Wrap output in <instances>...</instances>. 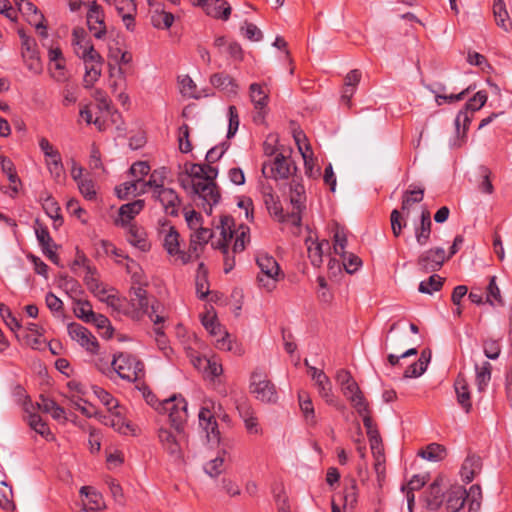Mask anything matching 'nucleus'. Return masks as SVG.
Returning <instances> with one entry per match:
<instances>
[{"label":"nucleus","mask_w":512,"mask_h":512,"mask_svg":"<svg viewBox=\"0 0 512 512\" xmlns=\"http://www.w3.org/2000/svg\"><path fill=\"white\" fill-rule=\"evenodd\" d=\"M424 359V352L421 353V357L417 362L409 365L404 371V378H416L421 376L427 369L429 359Z\"/></svg>","instance_id":"53"},{"label":"nucleus","mask_w":512,"mask_h":512,"mask_svg":"<svg viewBox=\"0 0 512 512\" xmlns=\"http://www.w3.org/2000/svg\"><path fill=\"white\" fill-rule=\"evenodd\" d=\"M234 219L231 216L224 215L220 218V225L217 226L220 229L221 240L217 241L213 246L224 254V272L229 273L235 265L234 257L229 256V244L233 239L232 226Z\"/></svg>","instance_id":"8"},{"label":"nucleus","mask_w":512,"mask_h":512,"mask_svg":"<svg viewBox=\"0 0 512 512\" xmlns=\"http://www.w3.org/2000/svg\"><path fill=\"white\" fill-rule=\"evenodd\" d=\"M234 225L232 226L233 236L235 235L232 251L233 253H240L244 251L246 244L249 242V227L241 225L238 230L233 229Z\"/></svg>","instance_id":"46"},{"label":"nucleus","mask_w":512,"mask_h":512,"mask_svg":"<svg viewBox=\"0 0 512 512\" xmlns=\"http://www.w3.org/2000/svg\"><path fill=\"white\" fill-rule=\"evenodd\" d=\"M486 302L492 306H502L504 304L500 289L496 283V276H491L489 279V283L486 289Z\"/></svg>","instance_id":"50"},{"label":"nucleus","mask_w":512,"mask_h":512,"mask_svg":"<svg viewBox=\"0 0 512 512\" xmlns=\"http://www.w3.org/2000/svg\"><path fill=\"white\" fill-rule=\"evenodd\" d=\"M444 283V279L438 274L431 275L427 280H423L419 284V292L432 295L433 292L439 291Z\"/></svg>","instance_id":"49"},{"label":"nucleus","mask_w":512,"mask_h":512,"mask_svg":"<svg viewBox=\"0 0 512 512\" xmlns=\"http://www.w3.org/2000/svg\"><path fill=\"white\" fill-rule=\"evenodd\" d=\"M114 292V288L107 287L102 283L98 289L94 290L92 293L101 302H105L114 311L119 312V310H123V306L125 305V298L119 297Z\"/></svg>","instance_id":"25"},{"label":"nucleus","mask_w":512,"mask_h":512,"mask_svg":"<svg viewBox=\"0 0 512 512\" xmlns=\"http://www.w3.org/2000/svg\"><path fill=\"white\" fill-rule=\"evenodd\" d=\"M95 324V326L99 329H103V336L106 338H111L113 336V328L110 324L109 319L102 315V314H96L94 315V318H92L91 322Z\"/></svg>","instance_id":"62"},{"label":"nucleus","mask_w":512,"mask_h":512,"mask_svg":"<svg viewBox=\"0 0 512 512\" xmlns=\"http://www.w3.org/2000/svg\"><path fill=\"white\" fill-rule=\"evenodd\" d=\"M424 198V188L410 186L402 195L401 210L408 217L410 208L415 203H420Z\"/></svg>","instance_id":"37"},{"label":"nucleus","mask_w":512,"mask_h":512,"mask_svg":"<svg viewBox=\"0 0 512 512\" xmlns=\"http://www.w3.org/2000/svg\"><path fill=\"white\" fill-rule=\"evenodd\" d=\"M213 233L211 229L198 227L194 230V232L190 236V244H189V250L188 252L193 254H196V257H198V250L207 244L209 240L212 238Z\"/></svg>","instance_id":"38"},{"label":"nucleus","mask_w":512,"mask_h":512,"mask_svg":"<svg viewBox=\"0 0 512 512\" xmlns=\"http://www.w3.org/2000/svg\"><path fill=\"white\" fill-rule=\"evenodd\" d=\"M446 259V253L443 248H431L420 254L418 266L424 272H435L442 267Z\"/></svg>","instance_id":"16"},{"label":"nucleus","mask_w":512,"mask_h":512,"mask_svg":"<svg viewBox=\"0 0 512 512\" xmlns=\"http://www.w3.org/2000/svg\"><path fill=\"white\" fill-rule=\"evenodd\" d=\"M193 192L202 200V206L207 214L212 213L213 206L221 199L219 188L215 182L195 181L192 184Z\"/></svg>","instance_id":"11"},{"label":"nucleus","mask_w":512,"mask_h":512,"mask_svg":"<svg viewBox=\"0 0 512 512\" xmlns=\"http://www.w3.org/2000/svg\"><path fill=\"white\" fill-rule=\"evenodd\" d=\"M80 494L85 495V497L88 499V503L84 506L90 507L91 510H101L105 507L102 495L95 491L92 487H81Z\"/></svg>","instance_id":"41"},{"label":"nucleus","mask_w":512,"mask_h":512,"mask_svg":"<svg viewBox=\"0 0 512 512\" xmlns=\"http://www.w3.org/2000/svg\"><path fill=\"white\" fill-rule=\"evenodd\" d=\"M431 214L429 210L423 209L420 215V222L415 224L414 233L417 243L420 246L428 244L431 235Z\"/></svg>","instance_id":"29"},{"label":"nucleus","mask_w":512,"mask_h":512,"mask_svg":"<svg viewBox=\"0 0 512 512\" xmlns=\"http://www.w3.org/2000/svg\"><path fill=\"white\" fill-rule=\"evenodd\" d=\"M127 229V241L139 250L146 252L150 249V243L147 239V233L144 228L132 224L125 227Z\"/></svg>","instance_id":"31"},{"label":"nucleus","mask_w":512,"mask_h":512,"mask_svg":"<svg viewBox=\"0 0 512 512\" xmlns=\"http://www.w3.org/2000/svg\"><path fill=\"white\" fill-rule=\"evenodd\" d=\"M198 417L199 424L205 430L208 441L213 444H218L220 442V431L210 408L202 407Z\"/></svg>","instance_id":"19"},{"label":"nucleus","mask_w":512,"mask_h":512,"mask_svg":"<svg viewBox=\"0 0 512 512\" xmlns=\"http://www.w3.org/2000/svg\"><path fill=\"white\" fill-rule=\"evenodd\" d=\"M73 310L76 317L86 323L91 322L95 315L92 305L88 301L77 300L74 304Z\"/></svg>","instance_id":"51"},{"label":"nucleus","mask_w":512,"mask_h":512,"mask_svg":"<svg viewBox=\"0 0 512 512\" xmlns=\"http://www.w3.org/2000/svg\"><path fill=\"white\" fill-rule=\"evenodd\" d=\"M19 12H21L29 22L30 25L34 26L41 37H47V27L44 24V15L39 9L29 0H14Z\"/></svg>","instance_id":"13"},{"label":"nucleus","mask_w":512,"mask_h":512,"mask_svg":"<svg viewBox=\"0 0 512 512\" xmlns=\"http://www.w3.org/2000/svg\"><path fill=\"white\" fill-rule=\"evenodd\" d=\"M202 325L204 328L214 336H221V338L217 339L216 347L220 350H231V342L228 340V333L223 331L221 324L218 322L217 318L212 315H205L202 318Z\"/></svg>","instance_id":"20"},{"label":"nucleus","mask_w":512,"mask_h":512,"mask_svg":"<svg viewBox=\"0 0 512 512\" xmlns=\"http://www.w3.org/2000/svg\"><path fill=\"white\" fill-rule=\"evenodd\" d=\"M38 144L45 157V165L49 173L54 179H61L64 176V166L60 152L45 137L39 138Z\"/></svg>","instance_id":"10"},{"label":"nucleus","mask_w":512,"mask_h":512,"mask_svg":"<svg viewBox=\"0 0 512 512\" xmlns=\"http://www.w3.org/2000/svg\"><path fill=\"white\" fill-rule=\"evenodd\" d=\"M255 261L260 270L257 275L258 286L267 292H272L284 277L278 262L264 251L256 254Z\"/></svg>","instance_id":"2"},{"label":"nucleus","mask_w":512,"mask_h":512,"mask_svg":"<svg viewBox=\"0 0 512 512\" xmlns=\"http://www.w3.org/2000/svg\"><path fill=\"white\" fill-rule=\"evenodd\" d=\"M153 198L159 201L165 212L175 216L178 214L180 199L177 193L171 188H164L153 195Z\"/></svg>","instance_id":"24"},{"label":"nucleus","mask_w":512,"mask_h":512,"mask_svg":"<svg viewBox=\"0 0 512 512\" xmlns=\"http://www.w3.org/2000/svg\"><path fill=\"white\" fill-rule=\"evenodd\" d=\"M93 393L109 411L118 407V401L105 389L93 386Z\"/></svg>","instance_id":"57"},{"label":"nucleus","mask_w":512,"mask_h":512,"mask_svg":"<svg viewBox=\"0 0 512 512\" xmlns=\"http://www.w3.org/2000/svg\"><path fill=\"white\" fill-rule=\"evenodd\" d=\"M84 282L92 293L94 290L98 289V287L102 284L97 277V271L91 265L86 266V273L84 275Z\"/></svg>","instance_id":"63"},{"label":"nucleus","mask_w":512,"mask_h":512,"mask_svg":"<svg viewBox=\"0 0 512 512\" xmlns=\"http://www.w3.org/2000/svg\"><path fill=\"white\" fill-rule=\"evenodd\" d=\"M167 169L165 167H161L158 169H155L150 173L148 185L149 188L152 190L153 195L157 193L159 190H162L166 188L165 180L167 178Z\"/></svg>","instance_id":"44"},{"label":"nucleus","mask_w":512,"mask_h":512,"mask_svg":"<svg viewBox=\"0 0 512 512\" xmlns=\"http://www.w3.org/2000/svg\"><path fill=\"white\" fill-rule=\"evenodd\" d=\"M482 469V460L479 456L468 455L464 460L460 474L463 482L470 483Z\"/></svg>","instance_id":"34"},{"label":"nucleus","mask_w":512,"mask_h":512,"mask_svg":"<svg viewBox=\"0 0 512 512\" xmlns=\"http://www.w3.org/2000/svg\"><path fill=\"white\" fill-rule=\"evenodd\" d=\"M204 471L212 478L219 476L224 471V457L218 455L204 465Z\"/></svg>","instance_id":"60"},{"label":"nucleus","mask_w":512,"mask_h":512,"mask_svg":"<svg viewBox=\"0 0 512 512\" xmlns=\"http://www.w3.org/2000/svg\"><path fill=\"white\" fill-rule=\"evenodd\" d=\"M187 406L188 404L184 397L173 395L158 403L156 410L159 413H167L172 427L177 434H180L188 418Z\"/></svg>","instance_id":"4"},{"label":"nucleus","mask_w":512,"mask_h":512,"mask_svg":"<svg viewBox=\"0 0 512 512\" xmlns=\"http://www.w3.org/2000/svg\"><path fill=\"white\" fill-rule=\"evenodd\" d=\"M250 393L260 402L275 404L278 401L276 386L268 379L265 372L256 369L250 376Z\"/></svg>","instance_id":"7"},{"label":"nucleus","mask_w":512,"mask_h":512,"mask_svg":"<svg viewBox=\"0 0 512 512\" xmlns=\"http://www.w3.org/2000/svg\"><path fill=\"white\" fill-rule=\"evenodd\" d=\"M341 388L343 394L351 402L355 410L358 408L364 409V405L368 404L355 380L350 381Z\"/></svg>","instance_id":"36"},{"label":"nucleus","mask_w":512,"mask_h":512,"mask_svg":"<svg viewBox=\"0 0 512 512\" xmlns=\"http://www.w3.org/2000/svg\"><path fill=\"white\" fill-rule=\"evenodd\" d=\"M493 14L497 26H499L505 32H509L512 29V22L510 20L505 2L503 0H494Z\"/></svg>","instance_id":"39"},{"label":"nucleus","mask_w":512,"mask_h":512,"mask_svg":"<svg viewBox=\"0 0 512 512\" xmlns=\"http://www.w3.org/2000/svg\"><path fill=\"white\" fill-rule=\"evenodd\" d=\"M178 142L182 153L191 152L192 144L190 141V128L186 123L182 124L178 129Z\"/></svg>","instance_id":"59"},{"label":"nucleus","mask_w":512,"mask_h":512,"mask_svg":"<svg viewBox=\"0 0 512 512\" xmlns=\"http://www.w3.org/2000/svg\"><path fill=\"white\" fill-rule=\"evenodd\" d=\"M48 59L51 77L58 83L67 81L68 75L66 70V59L58 45H52L49 47Z\"/></svg>","instance_id":"14"},{"label":"nucleus","mask_w":512,"mask_h":512,"mask_svg":"<svg viewBox=\"0 0 512 512\" xmlns=\"http://www.w3.org/2000/svg\"><path fill=\"white\" fill-rule=\"evenodd\" d=\"M469 501V511L477 512L481 506L482 490L478 484L470 486L467 490V499Z\"/></svg>","instance_id":"56"},{"label":"nucleus","mask_w":512,"mask_h":512,"mask_svg":"<svg viewBox=\"0 0 512 512\" xmlns=\"http://www.w3.org/2000/svg\"><path fill=\"white\" fill-rule=\"evenodd\" d=\"M305 242L311 264L314 267H320L323 263L324 250L330 249L329 241L326 239L319 241L317 236L313 238L312 235H309Z\"/></svg>","instance_id":"22"},{"label":"nucleus","mask_w":512,"mask_h":512,"mask_svg":"<svg viewBox=\"0 0 512 512\" xmlns=\"http://www.w3.org/2000/svg\"><path fill=\"white\" fill-rule=\"evenodd\" d=\"M262 173L265 177L274 180L287 179L291 174V163L282 153H279L272 162L263 164Z\"/></svg>","instance_id":"15"},{"label":"nucleus","mask_w":512,"mask_h":512,"mask_svg":"<svg viewBox=\"0 0 512 512\" xmlns=\"http://www.w3.org/2000/svg\"><path fill=\"white\" fill-rule=\"evenodd\" d=\"M454 389L458 404L466 413H469L472 409L471 393L467 380L462 374H458L455 379Z\"/></svg>","instance_id":"30"},{"label":"nucleus","mask_w":512,"mask_h":512,"mask_svg":"<svg viewBox=\"0 0 512 512\" xmlns=\"http://www.w3.org/2000/svg\"><path fill=\"white\" fill-rule=\"evenodd\" d=\"M165 307L162 303L157 300H154L151 304L149 303L148 315L149 319L154 323V325L163 324L165 322L166 316L164 315Z\"/></svg>","instance_id":"54"},{"label":"nucleus","mask_w":512,"mask_h":512,"mask_svg":"<svg viewBox=\"0 0 512 512\" xmlns=\"http://www.w3.org/2000/svg\"><path fill=\"white\" fill-rule=\"evenodd\" d=\"M467 499V490L462 486L452 488L446 498L445 508L447 512H459Z\"/></svg>","instance_id":"33"},{"label":"nucleus","mask_w":512,"mask_h":512,"mask_svg":"<svg viewBox=\"0 0 512 512\" xmlns=\"http://www.w3.org/2000/svg\"><path fill=\"white\" fill-rule=\"evenodd\" d=\"M484 354L488 359L496 360L501 353V346L499 341L488 339L483 344Z\"/></svg>","instance_id":"64"},{"label":"nucleus","mask_w":512,"mask_h":512,"mask_svg":"<svg viewBox=\"0 0 512 512\" xmlns=\"http://www.w3.org/2000/svg\"><path fill=\"white\" fill-rule=\"evenodd\" d=\"M476 385L480 392L484 391L491 380L492 366L489 362H484L482 366L476 365Z\"/></svg>","instance_id":"48"},{"label":"nucleus","mask_w":512,"mask_h":512,"mask_svg":"<svg viewBox=\"0 0 512 512\" xmlns=\"http://www.w3.org/2000/svg\"><path fill=\"white\" fill-rule=\"evenodd\" d=\"M72 46L75 54L84 61V87L91 88L101 76L104 59L95 50L91 41L85 37L84 31L82 29L73 30Z\"/></svg>","instance_id":"1"},{"label":"nucleus","mask_w":512,"mask_h":512,"mask_svg":"<svg viewBox=\"0 0 512 512\" xmlns=\"http://www.w3.org/2000/svg\"><path fill=\"white\" fill-rule=\"evenodd\" d=\"M210 84L227 95L235 96L239 90V86L235 79L224 72L212 74L210 76Z\"/></svg>","instance_id":"28"},{"label":"nucleus","mask_w":512,"mask_h":512,"mask_svg":"<svg viewBox=\"0 0 512 512\" xmlns=\"http://www.w3.org/2000/svg\"><path fill=\"white\" fill-rule=\"evenodd\" d=\"M145 207V201L138 199L130 203L123 204L119 208L118 218L115 219V225L126 227L132 225L131 222Z\"/></svg>","instance_id":"21"},{"label":"nucleus","mask_w":512,"mask_h":512,"mask_svg":"<svg viewBox=\"0 0 512 512\" xmlns=\"http://www.w3.org/2000/svg\"><path fill=\"white\" fill-rule=\"evenodd\" d=\"M68 333L73 340L77 341L87 351L91 353L98 351V342L86 327L78 323H71L68 325Z\"/></svg>","instance_id":"18"},{"label":"nucleus","mask_w":512,"mask_h":512,"mask_svg":"<svg viewBox=\"0 0 512 512\" xmlns=\"http://www.w3.org/2000/svg\"><path fill=\"white\" fill-rule=\"evenodd\" d=\"M418 455L428 461L439 462L445 458L446 449L440 444L431 443L425 449L420 450Z\"/></svg>","instance_id":"40"},{"label":"nucleus","mask_w":512,"mask_h":512,"mask_svg":"<svg viewBox=\"0 0 512 512\" xmlns=\"http://www.w3.org/2000/svg\"><path fill=\"white\" fill-rule=\"evenodd\" d=\"M319 395L328 403H334V396L332 393V385L326 374H320L315 380Z\"/></svg>","instance_id":"45"},{"label":"nucleus","mask_w":512,"mask_h":512,"mask_svg":"<svg viewBox=\"0 0 512 512\" xmlns=\"http://www.w3.org/2000/svg\"><path fill=\"white\" fill-rule=\"evenodd\" d=\"M299 405L306 422L310 425L316 423L315 410L309 395L305 392L299 393Z\"/></svg>","instance_id":"43"},{"label":"nucleus","mask_w":512,"mask_h":512,"mask_svg":"<svg viewBox=\"0 0 512 512\" xmlns=\"http://www.w3.org/2000/svg\"><path fill=\"white\" fill-rule=\"evenodd\" d=\"M240 417L243 419L245 428L250 434H260L262 429L258 423V419L251 406L247 403H242L237 406Z\"/></svg>","instance_id":"35"},{"label":"nucleus","mask_w":512,"mask_h":512,"mask_svg":"<svg viewBox=\"0 0 512 512\" xmlns=\"http://www.w3.org/2000/svg\"><path fill=\"white\" fill-rule=\"evenodd\" d=\"M198 5L203 7L207 15L222 20H228L231 14V6L225 0H198Z\"/></svg>","instance_id":"23"},{"label":"nucleus","mask_w":512,"mask_h":512,"mask_svg":"<svg viewBox=\"0 0 512 512\" xmlns=\"http://www.w3.org/2000/svg\"><path fill=\"white\" fill-rule=\"evenodd\" d=\"M347 231L338 224L333 229V250L337 255H344L347 246Z\"/></svg>","instance_id":"42"},{"label":"nucleus","mask_w":512,"mask_h":512,"mask_svg":"<svg viewBox=\"0 0 512 512\" xmlns=\"http://www.w3.org/2000/svg\"><path fill=\"white\" fill-rule=\"evenodd\" d=\"M22 45V57L29 71L35 75H39L43 71V65L37 51L36 41L19 31Z\"/></svg>","instance_id":"12"},{"label":"nucleus","mask_w":512,"mask_h":512,"mask_svg":"<svg viewBox=\"0 0 512 512\" xmlns=\"http://www.w3.org/2000/svg\"><path fill=\"white\" fill-rule=\"evenodd\" d=\"M112 366L121 379L129 382L138 381L145 375L143 362L130 353H120L115 356Z\"/></svg>","instance_id":"5"},{"label":"nucleus","mask_w":512,"mask_h":512,"mask_svg":"<svg viewBox=\"0 0 512 512\" xmlns=\"http://www.w3.org/2000/svg\"><path fill=\"white\" fill-rule=\"evenodd\" d=\"M174 22V16L170 12L155 10L151 15V23L157 29H169Z\"/></svg>","instance_id":"47"},{"label":"nucleus","mask_w":512,"mask_h":512,"mask_svg":"<svg viewBox=\"0 0 512 512\" xmlns=\"http://www.w3.org/2000/svg\"><path fill=\"white\" fill-rule=\"evenodd\" d=\"M26 420L29 427L42 437L48 438V436L51 435L49 426L43 421L40 415H31L30 417H26Z\"/></svg>","instance_id":"52"},{"label":"nucleus","mask_w":512,"mask_h":512,"mask_svg":"<svg viewBox=\"0 0 512 512\" xmlns=\"http://www.w3.org/2000/svg\"><path fill=\"white\" fill-rule=\"evenodd\" d=\"M249 90L251 102L253 103L254 108L258 111V115L254 118V120H262L265 115V109L268 105L269 96L262 85L258 83H252L249 87Z\"/></svg>","instance_id":"26"},{"label":"nucleus","mask_w":512,"mask_h":512,"mask_svg":"<svg viewBox=\"0 0 512 512\" xmlns=\"http://www.w3.org/2000/svg\"><path fill=\"white\" fill-rule=\"evenodd\" d=\"M149 299L147 291L142 287H132L130 290V301L125 300L123 310L118 313L129 316L132 319H140L148 313Z\"/></svg>","instance_id":"9"},{"label":"nucleus","mask_w":512,"mask_h":512,"mask_svg":"<svg viewBox=\"0 0 512 512\" xmlns=\"http://www.w3.org/2000/svg\"><path fill=\"white\" fill-rule=\"evenodd\" d=\"M487 93L484 90L478 91L472 98H470L464 108L460 110L455 118V130L457 141L451 143L452 147H460L466 138V133L469 129L472 118L468 112H476L480 110L487 102Z\"/></svg>","instance_id":"3"},{"label":"nucleus","mask_w":512,"mask_h":512,"mask_svg":"<svg viewBox=\"0 0 512 512\" xmlns=\"http://www.w3.org/2000/svg\"><path fill=\"white\" fill-rule=\"evenodd\" d=\"M424 501L430 511H437L443 503V491L438 479L434 480L425 491Z\"/></svg>","instance_id":"32"},{"label":"nucleus","mask_w":512,"mask_h":512,"mask_svg":"<svg viewBox=\"0 0 512 512\" xmlns=\"http://www.w3.org/2000/svg\"><path fill=\"white\" fill-rule=\"evenodd\" d=\"M342 257L343 266L347 273L352 274L356 272L362 265L361 259L353 253L345 252Z\"/></svg>","instance_id":"61"},{"label":"nucleus","mask_w":512,"mask_h":512,"mask_svg":"<svg viewBox=\"0 0 512 512\" xmlns=\"http://www.w3.org/2000/svg\"><path fill=\"white\" fill-rule=\"evenodd\" d=\"M104 18V12L101 7L96 3V1H92L89 4V9L87 12V25L89 31L97 39H103L106 36V25Z\"/></svg>","instance_id":"17"},{"label":"nucleus","mask_w":512,"mask_h":512,"mask_svg":"<svg viewBox=\"0 0 512 512\" xmlns=\"http://www.w3.org/2000/svg\"><path fill=\"white\" fill-rule=\"evenodd\" d=\"M159 234L165 251L175 263L186 265L192 260L191 253L181 249L180 234L174 226L169 223L163 224Z\"/></svg>","instance_id":"6"},{"label":"nucleus","mask_w":512,"mask_h":512,"mask_svg":"<svg viewBox=\"0 0 512 512\" xmlns=\"http://www.w3.org/2000/svg\"><path fill=\"white\" fill-rule=\"evenodd\" d=\"M180 91L184 96L198 99L200 95L197 91V86L189 75L179 77Z\"/></svg>","instance_id":"55"},{"label":"nucleus","mask_w":512,"mask_h":512,"mask_svg":"<svg viewBox=\"0 0 512 512\" xmlns=\"http://www.w3.org/2000/svg\"><path fill=\"white\" fill-rule=\"evenodd\" d=\"M391 229L395 237H399L402 234L403 228L407 226V221L403 216V212L398 209H394L390 215Z\"/></svg>","instance_id":"58"},{"label":"nucleus","mask_w":512,"mask_h":512,"mask_svg":"<svg viewBox=\"0 0 512 512\" xmlns=\"http://www.w3.org/2000/svg\"><path fill=\"white\" fill-rule=\"evenodd\" d=\"M158 438L162 448L171 456L179 458L181 455V447L177 440L175 432L161 427L158 430Z\"/></svg>","instance_id":"27"}]
</instances>
